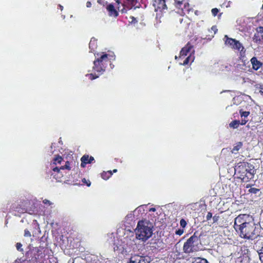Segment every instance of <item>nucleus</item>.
<instances>
[{
	"instance_id": "obj_1",
	"label": "nucleus",
	"mask_w": 263,
	"mask_h": 263,
	"mask_svg": "<svg viewBox=\"0 0 263 263\" xmlns=\"http://www.w3.org/2000/svg\"><path fill=\"white\" fill-rule=\"evenodd\" d=\"M249 215L240 214L234 220V228L241 238L254 239L259 236L260 227L254 220H249Z\"/></svg>"
},
{
	"instance_id": "obj_2",
	"label": "nucleus",
	"mask_w": 263,
	"mask_h": 263,
	"mask_svg": "<svg viewBox=\"0 0 263 263\" xmlns=\"http://www.w3.org/2000/svg\"><path fill=\"white\" fill-rule=\"evenodd\" d=\"M51 250L47 247H34L27 252L26 256L32 263H44L50 258Z\"/></svg>"
},
{
	"instance_id": "obj_3",
	"label": "nucleus",
	"mask_w": 263,
	"mask_h": 263,
	"mask_svg": "<svg viewBox=\"0 0 263 263\" xmlns=\"http://www.w3.org/2000/svg\"><path fill=\"white\" fill-rule=\"evenodd\" d=\"M111 56L108 54L103 53V54L101 55L100 57H98L93 61L92 69L95 72L98 73L99 74L97 75L96 73L88 74L87 76H88L89 79L91 80H95L98 78L99 75L103 73L108 64L110 63V60L111 59L109 58Z\"/></svg>"
},
{
	"instance_id": "obj_4",
	"label": "nucleus",
	"mask_w": 263,
	"mask_h": 263,
	"mask_svg": "<svg viewBox=\"0 0 263 263\" xmlns=\"http://www.w3.org/2000/svg\"><path fill=\"white\" fill-rule=\"evenodd\" d=\"M152 224L149 222L144 220L139 221L135 229L136 238L145 241L152 235Z\"/></svg>"
},
{
	"instance_id": "obj_5",
	"label": "nucleus",
	"mask_w": 263,
	"mask_h": 263,
	"mask_svg": "<svg viewBox=\"0 0 263 263\" xmlns=\"http://www.w3.org/2000/svg\"><path fill=\"white\" fill-rule=\"evenodd\" d=\"M194 50L193 49V46L190 43L188 42L186 45L182 48L180 52L179 59H183L188 54H189L186 58H185L183 63H181L183 65H187L190 62H192L194 60V56L192 55L194 54Z\"/></svg>"
},
{
	"instance_id": "obj_6",
	"label": "nucleus",
	"mask_w": 263,
	"mask_h": 263,
	"mask_svg": "<svg viewBox=\"0 0 263 263\" xmlns=\"http://www.w3.org/2000/svg\"><path fill=\"white\" fill-rule=\"evenodd\" d=\"M196 233H194V234L184 242L183 247V251L185 253L189 254L198 250V244L199 237L196 235Z\"/></svg>"
},
{
	"instance_id": "obj_7",
	"label": "nucleus",
	"mask_w": 263,
	"mask_h": 263,
	"mask_svg": "<svg viewBox=\"0 0 263 263\" xmlns=\"http://www.w3.org/2000/svg\"><path fill=\"white\" fill-rule=\"evenodd\" d=\"M225 44L234 50L239 51L241 56L245 54L246 50L242 44L235 39L229 37L227 35L224 37Z\"/></svg>"
},
{
	"instance_id": "obj_8",
	"label": "nucleus",
	"mask_w": 263,
	"mask_h": 263,
	"mask_svg": "<svg viewBox=\"0 0 263 263\" xmlns=\"http://www.w3.org/2000/svg\"><path fill=\"white\" fill-rule=\"evenodd\" d=\"M176 6L179 9H181L182 12L184 15L192 16L193 14L194 9L190 5L184 0L178 1L175 0Z\"/></svg>"
},
{
	"instance_id": "obj_9",
	"label": "nucleus",
	"mask_w": 263,
	"mask_h": 263,
	"mask_svg": "<svg viewBox=\"0 0 263 263\" xmlns=\"http://www.w3.org/2000/svg\"><path fill=\"white\" fill-rule=\"evenodd\" d=\"M27 202L24 201L21 203H13L10 206L9 212L13 213L15 215H17L16 213L18 214H23L27 212L26 208Z\"/></svg>"
},
{
	"instance_id": "obj_10",
	"label": "nucleus",
	"mask_w": 263,
	"mask_h": 263,
	"mask_svg": "<svg viewBox=\"0 0 263 263\" xmlns=\"http://www.w3.org/2000/svg\"><path fill=\"white\" fill-rule=\"evenodd\" d=\"M251 163L247 162H239L235 165L234 170L235 173L238 175V178L240 179L246 178L243 174L246 172L247 168H250L249 165Z\"/></svg>"
},
{
	"instance_id": "obj_11",
	"label": "nucleus",
	"mask_w": 263,
	"mask_h": 263,
	"mask_svg": "<svg viewBox=\"0 0 263 263\" xmlns=\"http://www.w3.org/2000/svg\"><path fill=\"white\" fill-rule=\"evenodd\" d=\"M250 168H247L246 169V172L243 174L245 175L244 177H245L246 178H241V181L243 182H249L250 180L252 179L254 177V175L256 173V170L254 168V166L253 164H250L249 165Z\"/></svg>"
},
{
	"instance_id": "obj_12",
	"label": "nucleus",
	"mask_w": 263,
	"mask_h": 263,
	"mask_svg": "<svg viewBox=\"0 0 263 263\" xmlns=\"http://www.w3.org/2000/svg\"><path fill=\"white\" fill-rule=\"evenodd\" d=\"M254 248L258 252L261 263H263V236H259L254 243Z\"/></svg>"
},
{
	"instance_id": "obj_13",
	"label": "nucleus",
	"mask_w": 263,
	"mask_h": 263,
	"mask_svg": "<svg viewBox=\"0 0 263 263\" xmlns=\"http://www.w3.org/2000/svg\"><path fill=\"white\" fill-rule=\"evenodd\" d=\"M153 5L156 12H163L165 10L167 9L165 0H153Z\"/></svg>"
},
{
	"instance_id": "obj_14",
	"label": "nucleus",
	"mask_w": 263,
	"mask_h": 263,
	"mask_svg": "<svg viewBox=\"0 0 263 263\" xmlns=\"http://www.w3.org/2000/svg\"><path fill=\"white\" fill-rule=\"evenodd\" d=\"M254 42L261 44L263 42V27H259L253 37Z\"/></svg>"
},
{
	"instance_id": "obj_15",
	"label": "nucleus",
	"mask_w": 263,
	"mask_h": 263,
	"mask_svg": "<svg viewBox=\"0 0 263 263\" xmlns=\"http://www.w3.org/2000/svg\"><path fill=\"white\" fill-rule=\"evenodd\" d=\"M106 9L108 12V15L110 16L117 17L118 16V12L116 10L113 4H109L107 5Z\"/></svg>"
},
{
	"instance_id": "obj_16",
	"label": "nucleus",
	"mask_w": 263,
	"mask_h": 263,
	"mask_svg": "<svg viewBox=\"0 0 263 263\" xmlns=\"http://www.w3.org/2000/svg\"><path fill=\"white\" fill-rule=\"evenodd\" d=\"M187 224V221L184 219H181L180 220V226L181 228L176 230L175 234L179 236L182 235L184 232V229L186 228Z\"/></svg>"
},
{
	"instance_id": "obj_17",
	"label": "nucleus",
	"mask_w": 263,
	"mask_h": 263,
	"mask_svg": "<svg viewBox=\"0 0 263 263\" xmlns=\"http://www.w3.org/2000/svg\"><path fill=\"white\" fill-rule=\"evenodd\" d=\"M61 170H62V169L58 167H55L52 169L53 173L51 174V175L58 181H61V179L63 177V174L61 172Z\"/></svg>"
},
{
	"instance_id": "obj_18",
	"label": "nucleus",
	"mask_w": 263,
	"mask_h": 263,
	"mask_svg": "<svg viewBox=\"0 0 263 263\" xmlns=\"http://www.w3.org/2000/svg\"><path fill=\"white\" fill-rule=\"evenodd\" d=\"M250 61L252 65V68L255 70H258L262 66V63L258 61L255 57H253Z\"/></svg>"
},
{
	"instance_id": "obj_19",
	"label": "nucleus",
	"mask_w": 263,
	"mask_h": 263,
	"mask_svg": "<svg viewBox=\"0 0 263 263\" xmlns=\"http://www.w3.org/2000/svg\"><path fill=\"white\" fill-rule=\"evenodd\" d=\"M116 3L119 5L122 4V8L120 9V6L118 7V10L121 11L122 13H126L127 11L129 9V7L127 6L126 2L125 0H115Z\"/></svg>"
},
{
	"instance_id": "obj_20",
	"label": "nucleus",
	"mask_w": 263,
	"mask_h": 263,
	"mask_svg": "<svg viewBox=\"0 0 263 263\" xmlns=\"http://www.w3.org/2000/svg\"><path fill=\"white\" fill-rule=\"evenodd\" d=\"M243 146V143L242 142H238L235 145L233 146V148L231 151V152L232 154H237L238 153V151L242 148Z\"/></svg>"
},
{
	"instance_id": "obj_21",
	"label": "nucleus",
	"mask_w": 263,
	"mask_h": 263,
	"mask_svg": "<svg viewBox=\"0 0 263 263\" xmlns=\"http://www.w3.org/2000/svg\"><path fill=\"white\" fill-rule=\"evenodd\" d=\"M97 47V41L95 39H91L89 44V48L91 52L95 51Z\"/></svg>"
},
{
	"instance_id": "obj_22",
	"label": "nucleus",
	"mask_w": 263,
	"mask_h": 263,
	"mask_svg": "<svg viewBox=\"0 0 263 263\" xmlns=\"http://www.w3.org/2000/svg\"><path fill=\"white\" fill-rule=\"evenodd\" d=\"M88 160H89V155H83L81 158V166L82 167H85L86 165L87 164H88Z\"/></svg>"
},
{
	"instance_id": "obj_23",
	"label": "nucleus",
	"mask_w": 263,
	"mask_h": 263,
	"mask_svg": "<svg viewBox=\"0 0 263 263\" xmlns=\"http://www.w3.org/2000/svg\"><path fill=\"white\" fill-rule=\"evenodd\" d=\"M112 175V172L111 171L103 172L101 174V176L104 180L108 179Z\"/></svg>"
},
{
	"instance_id": "obj_24",
	"label": "nucleus",
	"mask_w": 263,
	"mask_h": 263,
	"mask_svg": "<svg viewBox=\"0 0 263 263\" xmlns=\"http://www.w3.org/2000/svg\"><path fill=\"white\" fill-rule=\"evenodd\" d=\"M239 125H240V121L239 120H235L232 121L229 124V126L231 128L235 129V128H238V127L239 126Z\"/></svg>"
},
{
	"instance_id": "obj_25",
	"label": "nucleus",
	"mask_w": 263,
	"mask_h": 263,
	"mask_svg": "<svg viewBox=\"0 0 263 263\" xmlns=\"http://www.w3.org/2000/svg\"><path fill=\"white\" fill-rule=\"evenodd\" d=\"M62 160L63 158L59 155H57L53 159V163H54L55 164H57L58 163H61Z\"/></svg>"
},
{
	"instance_id": "obj_26",
	"label": "nucleus",
	"mask_w": 263,
	"mask_h": 263,
	"mask_svg": "<svg viewBox=\"0 0 263 263\" xmlns=\"http://www.w3.org/2000/svg\"><path fill=\"white\" fill-rule=\"evenodd\" d=\"M239 114L241 117H244L245 118H247L249 116L250 112V111H243V110L240 109L239 110Z\"/></svg>"
},
{
	"instance_id": "obj_27",
	"label": "nucleus",
	"mask_w": 263,
	"mask_h": 263,
	"mask_svg": "<svg viewBox=\"0 0 263 263\" xmlns=\"http://www.w3.org/2000/svg\"><path fill=\"white\" fill-rule=\"evenodd\" d=\"M193 263H208V261L206 259L197 258Z\"/></svg>"
},
{
	"instance_id": "obj_28",
	"label": "nucleus",
	"mask_w": 263,
	"mask_h": 263,
	"mask_svg": "<svg viewBox=\"0 0 263 263\" xmlns=\"http://www.w3.org/2000/svg\"><path fill=\"white\" fill-rule=\"evenodd\" d=\"M62 170H64L65 169L70 170L71 167H70V163L68 161H67L64 165H63L60 167Z\"/></svg>"
},
{
	"instance_id": "obj_29",
	"label": "nucleus",
	"mask_w": 263,
	"mask_h": 263,
	"mask_svg": "<svg viewBox=\"0 0 263 263\" xmlns=\"http://www.w3.org/2000/svg\"><path fill=\"white\" fill-rule=\"evenodd\" d=\"M259 191V190L255 187H251L249 190L248 192L250 193L251 194H256L257 192Z\"/></svg>"
},
{
	"instance_id": "obj_30",
	"label": "nucleus",
	"mask_w": 263,
	"mask_h": 263,
	"mask_svg": "<svg viewBox=\"0 0 263 263\" xmlns=\"http://www.w3.org/2000/svg\"><path fill=\"white\" fill-rule=\"evenodd\" d=\"M256 90H258L261 94H263V84H259L256 86Z\"/></svg>"
},
{
	"instance_id": "obj_31",
	"label": "nucleus",
	"mask_w": 263,
	"mask_h": 263,
	"mask_svg": "<svg viewBox=\"0 0 263 263\" xmlns=\"http://www.w3.org/2000/svg\"><path fill=\"white\" fill-rule=\"evenodd\" d=\"M22 247V245L21 243H20V242H17L16 243V249L18 251H20V252H23V249Z\"/></svg>"
},
{
	"instance_id": "obj_32",
	"label": "nucleus",
	"mask_w": 263,
	"mask_h": 263,
	"mask_svg": "<svg viewBox=\"0 0 263 263\" xmlns=\"http://www.w3.org/2000/svg\"><path fill=\"white\" fill-rule=\"evenodd\" d=\"M82 182L83 184H85L87 186H90L91 185V182L85 178H83L82 180Z\"/></svg>"
},
{
	"instance_id": "obj_33",
	"label": "nucleus",
	"mask_w": 263,
	"mask_h": 263,
	"mask_svg": "<svg viewBox=\"0 0 263 263\" xmlns=\"http://www.w3.org/2000/svg\"><path fill=\"white\" fill-rule=\"evenodd\" d=\"M211 12L212 15L214 16H216L217 15L218 13L219 12V10L216 8H213L211 10Z\"/></svg>"
},
{
	"instance_id": "obj_34",
	"label": "nucleus",
	"mask_w": 263,
	"mask_h": 263,
	"mask_svg": "<svg viewBox=\"0 0 263 263\" xmlns=\"http://www.w3.org/2000/svg\"><path fill=\"white\" fill-rule=\"evenodd\" d=\"M31 235L29 231L27 229H25L24 231V236L25 237H31Z\"/></svg>"
},
{
	"instance_id": "obj_35",
	"label": "nucleus",
	"mask_w": 263,
	"mask_h": 263,
	"mask_svg": "<svg viewBox=\"0 0 263 263\" xmlns=\"http://www.w3.org/2000/svg\"><path fill=\"white\" fill-rule=\"evenodd\" d=\"M97 2L99 4H101V5H103V6H105L107 4V2L106 1H105V0H98Z\"/></svg>"
},
{
	"instance_id": "obj_36",
	"label": "nucleus",
	"mask_w": 263,
	"mask_h": 263,
	"mask_svg": "<svg viewBox=\"0 0 263 263\" xmlns=\"http://www.w3.org/2000/svg\"><path fill=\"white\" fill-rule=\"evenodd\" d=\"M212 217V213L211 212H208L207 215H206V219L207 221L209 220L210 219H211V218Z\"/></svg>"
},
{
	"instance_id": "obj_37",
	"label": "nucleus",
	"mask_w": 263,
	"mask_h": 263,
	"mask_svg": "<svg viewBox=\"0 0 263 263\" xmlns=\"http://www.w3.org/2000/svg\"><path fill=\"white\" fill-rule=\"evenodd\" d=\"M219 216L215 215L213 217V223L217 222L218 220H219Z\"/></svg>"
},
{
	"instance_id": "obj_38",
	"label": "nucleus",
	"mask_w": 263,
	"mask_h": 263,
	"mask_svg": "<svg viewBox=\"0 0 263 263\" xmlns=\"http://www.w3.org/2000/svg\"><path fill=\"white\" fill-rule=\"evenodd\" d=\"M248 121V120H246L245 119L241 120V122H240V124L243 125H245L247 122Z\"/></svg>"
},
{
	"instance_id": "obj_39",
	"label": "nucleus",
	"mask_w": 263,
	"mask_h": 263,
	"mask_svg": "<svg viewBox=\"0 0 263 263\" xmlns=\"http://www.w3.org/2000/svg\"><path fill=\"white\" fill-rule=\"evenodd\" d=\"M43 202L44 203V204H49V205H51V202L48 200V199H44L43 201Z\"/></svg>"
},
{
	"instance_id": "obj_40",
	"label": "nucleus",
	"mask_w": 263,
	"mask_h": 263,
	"mask_svg": "<svg viewBox=\"0 0 263 263\" xmlns=\"http://www.w3.org/2000/svg\"><path fill=\"white\" fill-rule=\"evenodd\" d=\"M94 160V158L92 156H89L88 164L91 163Z\"/></svg>"
},
{
	"instance_id": "obj_41",
	"label": "nucleus",
	"mask_w": 263,
	"mask_h": 263,
	"mask_svg": "<svg viewBox=\"0 0 263 263\" xmlns=\"http://www.w3.org/2000/svg\"><path fill=\"white\" fill-rule=\"evenodd\" d=\"M193 13H194V14L195 15H197V16L199 15L200 14V12L198 10H194Z\"/></svg>"
},
{
	"instance_id": "obj_42",
	"label": "nucleus",
	"mask_w": 263,
	"mask_h": 263,
	"mask_svg": "<svg viewBox=\"0 0 263 263\" xmlns=\"http://www.w3.org/2000/svg\"><path fill=\"white\" fill-rule=\"evenodd\" d=\"M91 6V3L89 1H88L87 3H86V7H88V8H89Z\"/></svg>"
},
{
	"instance_id": "obj_43",
	"label": "nucleus",
	"mask_w": 263,
	"mask_h": 263,
	"mask_svg": "<svg viewBox=\"0 0 263 263\" xmlns=\"http://www.w3.org/2000/svg\"><path fill=\"white\" fill-rule=\"evenodd\" d=\"M155 211H156V209L155 208H152L149 210V211H150V212H155Z\"/></svg>"
},
{
	"instance_id": "obj_44",
	"label": "nucleus",
	"mask_w": 263,
	"mask_h": 263,
	"mask_svg": "<svg viewBox=\"0 0 263 263\" xmlns=\"http://www.w3.org/2000/svg\"><path fill=\"white\" fill-rule=\"evenodd\" d=\"M251 187V185H250V184H247V185H246V188H249V187Z\"/></svg>"
},
{
	"instance_id": "obj_45",
	"label": "nucleus",
	"mask_w": 263,
	"mask_h": 263,
	"mask_svg": "<svg viewBox=\"0 0 263 263\" xmlns=\"http://www.w3.org/2000/svg\"><path fill=\"white\" fill-rule=\"evenodd\" d=\"M117 172V169H114V170H113V172H114V173H116Z\"/></svg>"
},
{
	"instance_id": "obj_46",
	"label": "nucleus",
	"mask_w": 263,
	"mask_h": 263,
	"mask_svg": "<svg viewBox=\"0 0 263 263\" xmlns=\"http://www.w3.org/2000/svg\"><path fill=\"white\" fill-rule=\"evenodd\" d=\"M182 21H183V18H180V23H182Z\"/></svg>"
},
{
	"instance_id": "obj_47",
	"label": "nucleus",
	"mask_w": 263,
	"mask_h": 263,
	"mask_svg": "<svg viewBox=\"0 0 263 263\" xmlns=\"http://www.w3.org/2000/svg\"><path fill=\"white\" fill-rule=\"evenodd\" d=\"M102 13H103L104 15H105V12L104 11V10H102Z\"/></svg>"
},
{
	"instance_id": "obj_48",
	"label": "nucleus",
	"mask_w": 263,
	"mask_h": 263,
	"mask_svg": "<svg viewBox=\"0 0 263 263\" xmlns=\"http://www.w3.org/2000/svg\"><path fill=\"white\" fill-rule=\"evenodd\" d=\"M212 29H213V30H215V28H214V27H212Z\"/></svg>"
},
{
	"instance_id": "obj_49",
	"label": "nucleus",
	"mask_w": 263,
	"mask_h": 263,
	"mask_svg": "<svg viewBox=\"0 0 263 263\" xmlns=\"http://www.w3.org/2000/svg\"><path fill=\"white\" fill-rule=\"evenodd\" d=\"M212 29H213V30H215V28H214V27H212Z\"/></svg>"
},
{
	"instance_id": "obj_50",
	"label": "nucleus",
	"mask_w": 263,
	"mask_h": 263,
	"mask_svg": "<svg viewBox=\"0 0 263 263\" xmlns=\"http://www.w3.org/2000/svg\"><path fill=\"white\" fill-rule=\"evenodd\" d=\"M261 9L263 10V4H262V7H261Z\"/></svg>"
}]
</instances>
